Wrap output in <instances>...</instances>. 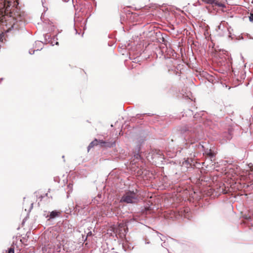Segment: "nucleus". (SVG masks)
<instances>
[{
	"mask_svg": "<svg viewBox=\"0 0 253 253\" xmlns=\"http://www.w3.org/2000/svg\"><path fill=\"white\" fill-rule=\"evenodd\" d=\"M59 43L58 42H56V43H55V44L56 45H58Z\"/></svg>",
	"mask_w": 253,
	"mask_h": 253,
	"instance_id": "20",
	"label": "nucleus"
},
{
	"mask_svg": "<svg viewBox=\"0 0 253 253\" xmlns=\"http://www.w3.org/2000/svg\"><path fill=\"white\" fill-rule=\"evenodd\" d=\"M249 166H250V168H251V169L253 170V165H252V164H250L249 165Z\"/></svg>",
	"mask_w": 253,
	"mask_h": 253,
	"instance_id": "18",
	"label": "nucleus"
},
{
	"mask_svg": "<svg viewBox=\"0 0 253 253\" xmlns=\"http://www.w3.org/2000/svg\"><path fill=\"white\" fill-rule=\"evenodd\" d=\"M181 132L183 134H186L187 135L185 136V138L186 139V143H185V146L182 148V149L185 148L187 149L188 147L190 149V152H193V150L195 149V148L198 147H202L204 148V146L201 145L200 144H196L194 145V143L197 141L198 139L194 138V134L193 133L194 131H192V130H190L189 127L187 126H184L181 129Z\"/></svg>",
	"mask_w": 253,
	"mask_h": 253,
	"instance_id": "2",
	"label": "nucleus"
},
{
	"mask_svg": "<svg viewBox=\"0 0 253 253\" xmlns=\"http://www.w3.org/2000/svg\"><path fill=\"white\" fill-rule=\"evenodd\" d=\"M97 144V139H95L93 141H92L88 145V147H87V149H88V151H89V150L92 148L94 145H96Z\"/></svg>",
	"mask_w": 253,
	"mask_h": 253,
	"instance_id": "10",
	"label": "nucleus"
},
{
	"mask_svg": "<svg viewBox=\"0 0 253 253\" xmlns=\"http://www.w3.org/2000/svg\"><path fill=\"white\" fill-rule=\"evenodd\" d=\"M139 157H140V155H139L138 154H137L136 158L138 159Z\"/></svg>",
	"mask_w": 253,
	"mask_h": 253,
	"instance_id": "19",
	"label": "nucleus"
},
{
	"mask_svg": "<svg viewBox=\"0 0 253 253\" xmlns=\"http://www.w3.org/2000/svg\"><path fill=\"white\" fill-rule=\"evenodd\" d=\"M7 253H14V250L13 248H10L8 249Z\"/></svg>",
	"mask_w": 253,
	"mask_h": 253,
	"instance_id": "16",
	"label": "nucleus"
},
{
	"mask_svg": "<svg viewBox=\"0 0 253 253\" xmlns=\"http://www.w3.org/2000/svg\"><path fill=\"white\" fill-rule=\"evenodd\" d=\"M100 144L102 145H104L105 146L108 147H113L115 145V142H106L105 141H103V140H101L99 141Z\"/></svg>",
	"mask_w": 253,
	"mask_h": 253,
	"instance_id": "8",
	"label": "nucleus"
},
{
	"mask_svg": "<svg viewBox=\"0 0 253 253\" xmlns=\"http://www.w3.org/2000/svg\"><path fill=\"white\" fill-rule=\"evenodd\" d=\"M4 35L2 34H0V42L2 41Z\"/></svg>",
	"mask_w": 253,
	"mask_h": 253,
	"instance_id": "17",
	"label": "nucleus"
},
{
	"mask_svg": "<svg viewBox=\"0 0 253 253\" xmlns=\"http://www.w3.org/2000/svg\"><path fill=\"white\" fill-rule=\"evenodd\" d=\"M214 6H217L220 7H224L225 6L224 4L219 2L216 0H215V3H214Z\"/></svg>",
	"mask_w": 253,
	"mask_h": 253,
	"instance_id": "11",
	"label": "nucleus"
},
{
	"mask_svg": "<svg viewBox=\"0 0 253 253\" xmlns=\"http://www.w3.org/2000/svg\"><path fill=\"white\" fill-rule=\"evenodd\" d=\"M78 204H79L77 203V205H76V207H77V206H78V207H79Z\"/></svg>",
	"mask_w": 253,
	"mask_h": 253,
	"instance_id": "22",
	"label": "nucleus"
},
{
	"mask_svg": "<svg viewBox=\"0 0 253 253\" xmlns=\"http://www.w3.org/2000/svg\"><path fill=\"white\" fill-rule=\"evenodd\" d=\"M43 47V43L41 41H37L35 42V48L36 49L32 51V52L31 50H29V53L30 54H33L34 53L35 51L36 50H40L42 49Z\"/></svg>",
	"mask_w": 253,
	"mask_h": 253,
	"instance_id": "5",
	"label": "nucleus"
},
{
	"mask_svg": "<svg viewBox=\"0 0 253 253\" xmlns=\"http://www.w3.org/2000/svg\"><path fill=\"white\" fill-rule=\"evenodd\" d=\"M153 157L154 158L156 159V160L160 162H163V160L164 159V156L160 153V152L156 154H154ZM154 162L156 163L157 161H155Z\"/></svg>",
	"mask_w": 253,
	"mask_h": 253,
	"instance_id": "6",
	"label": "nucleus"
},
{
	"mask_svg": "<svg viewBox=\"0 0 253 253\" xmlns=\"http://www.w3.org/2000/svg\"><path fill=\"white\" fill-rule=\"evenodd\" d=\"M17 0H0V9L1 12L4 11L5 13H7L9 11L10 12V16L12 17L16 22L21 21L24 18V13L23 12L16 11L13 13L11 12L10 6L14 7L17 4Z\"/></svg>",
	"mask_w": 253,
	"mask_h": 253,
	"instance_id": "1",
	"label": "nucleus"
},
{
	"mask_svg": "<svg viewBox=\"0 0 253 253\" xmlns=\"http://www.w3.org/2000/svg\"><path fill=\"white\" fill-rule=\"evenodd\" d=\"M215 0H203V1L207 3H209L211 4L212 6H214V3H215Z\"/></svg>",
	"mask_w": 253,
	"mask_h": 253,
	"instance_id": "12",
	"label": "nucleus"
},
{
	"mask_svg": "<svg viewBox=\"0 0 253 253\" xmlns=\"http://www.w3.org/2000/svg\"><path fill=\"white\" fill-rule=\"evenodd\" d=\"M137 192V190H135ZM138 195L137 192L133 191H129L124 195L121 199V201L126 203H136L138 201Z\"/></svg>",
	"mask_w": 253,
	"mask_h": 253,
	"instance_id": "3",
	"label": "nucleus"
},
{
	"mask_svg": "<svg viewBox=\"0 0 253 253\" xmlns=\"http://www.w3.org/2000/svg\"><path fill=\"white\" fill-rule=\"evenodd\" d=\"M217 35L220 37L228 36L229 38H231V33H230L228 25L226 23L221 22L219 25L218 26L217 30Z\"/></svg>",
	"mask_w": 253,
	"mask_h": 253,
	"instance_id": "4",
	"label": "nucleus"
},
{
	"mask_svg": "<svg viewBox=\"0 0 253 253\" xmlns=\"http://www.w3.org/2000/svg\"><path fill=\"white\" fill-rule=\"evenodd\" d=\"M165 238H166V237L165 236H163L162 237H160V239L161 240V241H164L163 244L162 245L163 247H164L165 246H166V245H165V242H166Z\"/></svg>",
	"mask_w": 253,
	"mask_h": 253,
	"instance_id": "15",
	"label": "nucleus"
},
{
	"mask_svg": "<svg viewBox=\"0 0 253 253\" xmlns=\"http://www.w3.org/2000/svg\"><path fill=\"white\" fill-rule=\"evenodd\" d=\"M59 214H60L59 212L57 211H54L50 212L49 216H50V218H54L59 216Z\"/></svg>",
	"mask_w": 253,
	"mask_h": 253,
	"instance_id": "9",
	"label": "nucleus"
},
{
	"mask_svg": "<svg viewBox=\"0 0 253 253\" xmlns=\"http://www.w3.org/2000/svg\"><path fill=\"white\" fill-rule=\"evenodd\" d=\"M249 20L251 22H253V9L251 11L249 16Z\"/></svg>",
	"mask_w": 253,
	"mask_h": 253,
	"instance_id": "13",
	"label": "nucleus"
},
{
	"mask_svg": "<svg viewBox=\"0 0 253 253\" xmlns=\"http://www.w3.org/2000/svg\"><path fill=\"white\" fill-rule=\"evenodd\" d=\"M204 154L210 156L211 158H213L214 154L212 152L211 149H207L204 150Z\"/></svg>",
	"mask_w": 253,
	"mask_h": 253,
	"instance_id": "7",
	"label": "nucleus"
},
{
	"mask_svg": "<svg viewBox=\"0 0 253 253\" xmlns=\"http://www.w3.org/2000/svg\"><path fill=\"white\" fill-rule=\"evenodd\" d=\"M98 197L99 198H101V195H98Z\"/></svg>",
	"mask_w": 253,
	"mask_h": 253,
	"instance_id": "21",
	"label": "nucleus"
},
{
	"mask_svg": "<svg viewBox=\"0 0 253 253\" xmlns=\"http://www.w3.org/2000/svg\"><path fill=\"white\" fill-rule=\"evenodd\" d=\"M61 246L59 244L57 245V247L54 249V251L56 252H60L61 251Z\"/></svg>",
	"mask_w": 253,
	"mask_h": 253,
	"instance_id": "14",
	"label": "nucleus"
}]
</instances>
